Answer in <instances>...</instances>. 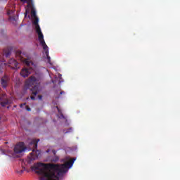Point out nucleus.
Masks as SVG:
<instances>
[{
  "label": "nucleus",
  "mask_w": 180,
  "mask_h": 180,
  "mask_svg": "<svg viewBox=\"0 0 180 180\" xmlns=\"http://www.w3.org/2000/svg\"><path fill=\"white\" fill-rule=\"evenodd\" d=\"M75 158L64 164L56 165L51 163H35L31 167L32 171L41 175L45 180H60V176L68 171L74 165Z\"/></svg>",
  "instance_id": "obj_1"
},
{
  "label": "nucleus",
  "mask_w": 180,
  "mask_h": 180,
  "mask_svg": "<svg viewBox=\"0 0 180 180\" xmlns=\"http://www.w3.org/2000/svg\"><path fill=\"white\" fill-rule=\"evenodd\" d=\"M31 16L34 19L33 25H34L35 30L38 34V40L45 51V54L47 58V63L52 65L51 59L50 58V56L49 55V46H47V44H46V41H44V36L43 35V32H41L40 25H39V18H37V15L36 14V10L34 8H32L31 10Z\"/></svg>",
  "instance_id": "obj_2"
},
{
  "label": "nucleus",
  "mask_w": 180,
  "mask_h": 180,
  "mask_svg": "<svg viewBox=\"0 0 180 180\" xmlns=\"http://www.w3.org/2000/svg\"><path fill=\"white\" fill-rule=\"evenodd\" d=\"M39 86H40V82L39 79L34 77V76H31L25 82L26 89H30L32 94L36 96L39 94Z\"/></svg>",
  "instance_id": "obj_3"
},
{
  "label": "nucleus",
  "mask_w": 180,
  "mask_h": 180,
  "mask_svg": "<svg viewBox=\"0 0 180 180\" xmlns=\"http://www.w3.org/2000/svg\"><path fill=\"white\" fill-rule=\"evenodd\" d=\"M39 141H40V139H33L29 143V147L32 150V152L30 154L29 156L30 161H34V160H37V158H39V155H40V151L37 150V143Z\"/></svg>",
  "instance_id": "obj_4"
},
{
  "label": "nucleus",
  "mask_w": 180,
  "mask_h": 180,
  "mask_svg": "<svg viewBox=\"0 0 180 180\" xmlns=\"http://www.w3.org/2000/svg\"><path fill=\"white\" fill-rule=\"evenodd\" d=\"M12 103V100L8 97L6 94H3L0 95V105L3 107L5 108L6 105H11Z\"/></svg>",
  "instance_id": "obj_5"
},
{
  "label": "nucleus",
  "mask_w": 180,
  "mask_h": 180,
  "mask_svg": "<svg viewBox=\"0 0 180 180\" xmlns=\"http://www.w3.org/2000/svg\"><path fill=\"white\" fill-rule=\"evenodd\" d=\"M13 150L15 154H22V153H25V151H26V146H25V143L19 142L15 146Z\"/></svg>",
  "instance_id": "obj_6"
},
{
  "label": "nucleus",
  "mask_w": 180,
  "mask_h": 180,
  "mask_svg": "<svg viewBox=\"0 0 180 180\" xmlns=\"http://www.w3.org/2000/svg\"><path fill=\"white\" fill-rule=\"evenodd\" d=\"M8 65L12 68V70H16V68H19V67H18V65H19V63H18V61L13 58H11L8 60Z\"/></svg>",
  "instance_id": "obj_7"
},
{
  "label": "nucleus",
  "mask_w": 180,
  "mask_h": 180,
  "mask_svg": "<svg viewBox=\"0 0 180 180\" xmlns=\"http://www.w3.org/2000/svg\"><path fill=\"white\" fill-rule=\"evenodd\" d=\"M9 77L8 75H4L2 78H1V86H3V88H6V86H8V84H9Z\"/></svg>",
  "instance_id": "obj_8"
},
{
  "label": "nucleus",
  "mask_w": 180,
  "mask_h": 180,
  "mask_svg": "<svg viewBox=\"0 0 180 180\" xmlns=\"http://www.w3.org/2000/svg\"><path fill=\"white\" fill-rule=\"evenodd\" d=\"M30 75V72L29 71V69H22L20 72V75L24 78L29 77Z\"/></svg>",
  "instance_id": "obj_9"
},
{
  "label": "nucleus",
  "mask_w": 180,
  "mask_h": 180,
  "mask_svg": "<svg viewBox=\"0 0 180 180\" xmlns=\"http://www.w3.org/2000/svg\"><path fill=\"white\" fill-rule=\"evenodd\" d=\"M22 4H27V8H32V2L33 0H20Z\"/></svg>",
  "instance_id": "obj_10"
},
{
  "label": "nucleus",
  "mask_w": 180,
  "mask_h": 180,
  "mask_svg": "<svg viewBox=\"0 0 180 180\" xmlns=\"http://www.w3.org/2000/svg\"><path fill=\"white\" fill-rule=\"evenodd\" d=\"M23 63H25L27 67H30V65H33V62L29 60L28 59H24Z\"/></svg>",
  "instance_id": "obj_11"
},
{
  "label": "nucleus",
  "mask_w": 180,
  "mask_h": 180,
  "mask_svg": "<svg viewBox=\"0 0 180 180\" xmlns=\"http://www.w3.org/2000/svg\"><path fill=\"white\" fill-rule=\"evenodd\" d=\"M56 109L58 110V112L60 115V119H64V115L63 114V112L61 111V110H60V108H58V106H56Z\"/></svg>",
  "instance_id": "obj_12"
},
{
  "label": "nucleus",
  "mask_w": 180,
  "mask_h": 180,
  "mask_svg": "<svg viewBox=\"0 0 180 180\" xmlns=\"http://www.w3.org/2000/svg\"><path fill=\"white\" fill-rule=\"evenodd\" d=\"M5 65H6V63H3L2 61H0V74L2 72V70H4Z\"/></svg>",
  "instance_id": "obj_13"
},
{
  "label": "nucleus",
  "mask_w": 180,
  "mask_h": 180,
  "mask_svg": "<svg viewBox=\"0 0 180 180\" xmlns=\"http://www.w3.org/2000/svg\"><path fill=\"white\" fill-rule=\"evenodd\" d=\"M65 131V134H67V133H71V131H72V128H70L67 131Z\"/></svg>",
  "instance_id": "obj_14"
},
{
  "label": "nucleus",
  "mask_w": 180,
  "mask_h": 180,
  "mask_svg": "<svg viewBox=\"0 0 180 180\" xmlns=\"http://www.w3.org/2000/svg\"><path fill=\"white\" fill-rule=\"evenodd\" d=\"M9 56H11V52L10 51H8V52L5 53V56L6 58L9 57Z\"/></svg>",
  "instance_id": "obj_15"
},
{
  "label": "nucleus",
  "mask_w": 180,
  "mask_h": 180,
  "mask_svg": "<svg viewBox=\"0 0 180 180\" xmlns=\"http://www.w3.org/2000/svg\"><path fill=\"white\" fill-rule=\"evenodd\" d=\"M16 56H21V54H22V51H18L17 52H16Z\"/></svg>",
  "instance_id": "obj_16"
},
{
  "label": "nucleus",
  "mask_w": 180,
  "mask_h": 180,
  "mask_svg": "<svg viewBox=\"0 0 180 180\" xmlns=\"http://www.w3.org/2000/svg\"><path fill=\"white\" fill-rule=\"evenodd\" d=\"M25 108H26V110H27V112H30L32 110V109H30V108L28 105H26Z\"/></svg>",
  "instance_id": "obj_17"
},
{
  "label": "nucleus",
  "mask_w": 180,
  "mask_h": 180,
  "mask_svg": "<svg viewBox=\"0 0 180 180\" xmlns=\"http://www.w3.org/2000/svg\"><path fill=\"white\" fill-rule=\"evenodd\" d=\"M38 99H39V101H41V99H43V96L42 95H39L38 96Z\"/></svg>",
  "instance_id": "obj_18"
},
{
  "label": "nucleus",
  "mask_w": 180,
  "mask_h": 180,
  "mask_svg": "<svg viewBox=\"0 0 180 180\" xmlns=\"http://www.w3.org/2000/svg\"><path fill=\"white\" fill-rule=\"evenodd\" d=\"M26 105V103H24L23 104L20 105V108H23V106Z\"/></svg>",
  "instance_id": "obj_19"
},
{
  "label": "nucleus",
  "mask_w": 180,
  "mask_h": 180,
  "mask_svg": "<svg viewBox=\"0 0 180 180\" xmlns=\"http://www.w3.org/2000/svg\"><path fill=\"white\" fill-rule=\"evenodd\" d=\"M31 99H32V101H34V99H36V98L34 97V96H31Z\"/></svg>",
  "instance_id": "obj_20"
},
{
  "label": "nucleus",
  "mask_w": 180,
  "mask_h": 180,
  "mask_svg": "<svg viewBox=\"0 0 180 180\" xmlns=\"http://www.w3.org/2000/svg\"><path fill=\"white\" fill-rule=\"evenodd\" d=\"M65 94V92H64V91H60V95H63V94Z\"/></svg>",
  "instance_id": "obj_21"
},
{
  "label": "nucleus",
  "mask_w": 180,
  "mask_h": 180,
  "mask_svg": "<svg viewBox=\"0 0 180 180\" xmlns=\"http://www.w3.org/2000/svg\"><path fill=\"white\" fill-rule=\"evenodd\" d=\"M52 152L54 154V155H56V150H53Z\"/></svg>",
  "instance_id": "obj_22"
},
{
  "label": "nucleus",
  "mask_w": 180,
  "mask_h": 180,
  "mask_svg": "<svg viewBox=\"0 0 180 180\" xmlns=\"http://www.w3.org/2000/svg\"><path fill=\"white\" fill-rule=\"evenodd\" d=\"M20 174H23V170H21V171H20Z\"/></svg>",
  "instance_id": "obj_23"
},
{
  "label": "nucleus",
  "mask_w": 180,
  "mask_h": 180,
  "mask_svg": "<svg viewBox=\"0 0 180 180\" xmlns=\"http://www.w3.org/2000/svg\"><path fill=\"white\" fill-rule=\"evenodd\" d=\"M60 98V96H56V99H58Z\"/></svg>",
  "instance_id": "obj_24"
},
{
  "label": "nucleus",
  "mask_w": 180,
  "mask_h": 180,
  "mask_svg": "<svg viewBox=\"0 0 180 180\" xmlns=\"http://www.w3.org/2000/svg\"><path fill=\"white\" fill-rule=\"evenodd\" d=\"M56 161H58V158H56Z\"/></svg>",
  "instance_id": "obj_25"
}]
</instances>
